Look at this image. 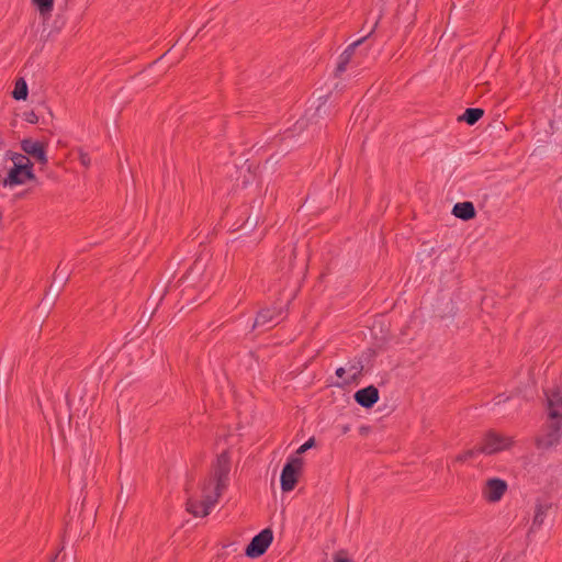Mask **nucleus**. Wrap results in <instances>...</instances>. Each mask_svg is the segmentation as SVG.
Returning a JSON list of instances; mask_svg holds the SVG:
<instances>
[{
	"label": "nucleus",
	"mask_w": 562,
	"mask_h": 562,
	"mask_svg": "<svg viewBox=\"0 0 562 562\" xmlns=\"http://www.w3.org/2000/svg\"><path fill=\"white\" fill-rule=\"evenodd\" d=\"M368 36H363L360 40L353 42L350 44L339 56V61L336 67V75L342 74L347 69V65L350 61L356 47H358L361 43H363L367 40Z\"/></svg>",
	"instance_id": "nucleus-12"
},
{
	"label": "nucleus",
	"mask_w": 562,
	"mask_h": 562,
	"mask_svg": "<svg viewBox=\"0 0 562 562\" xmlns=\"http://www.w3.org/2000/svg\"><path fill=\"white\" fill-rule=\"evenodd\" d=\"M67 280L68 277L65 273H63V271L60 270V266H58L55 271L53 282L49 286V292H52L53 295H57L64 288Z\"/></svg>",
	"instance_id": "nucleus-18"
},
{
	"label": "nucleus",
	"mask_w": 562,
	"mask_h": 562,
	"mask_svg": "<svg viewBox=\"0 0 562 562\" xmlns=\"http://www.w3.org/2000/svg\"><path fill=\"white\" fill-rule=\"evenodd\" d=\"M272 540L273 532L271 529L266 528L261 530L250 540L249 544L246 547L245 554L251 559L261 557L265 554Z\"/></svg>",
	"instance_id": "nucleus-5"
},
{
	"label": "nucleus",
	"mask_w": 562,
	"mask_h": 562,
	"mask_svg": "<svg viewBox=\"0 0 562 562\" xmlns=\"http://www.w3.org/2000/svg\"><path fill=\"white\" fill-rule=\"evenodd\" d=\"M29 94V88L23 78H19L15 81L14 89L12 91V98L15 100H26Z\"/></svg>",
	"instance_id": "nucleus-19"
},
{
	"label": "nucleus",
	"mask_w": 562,
	"mask_h": 562,
	"mask_svg": "<svg viewBox=\"0 0 562 562\" xmlns=\"http://www.w3.org/2000/svg\"><path fill=\"white\" fill-rule=\"evenodd\" d=\"M281 311L276 307L262 308L257 313L252 328H261L262 331L268 330L279 323Z\"/></svg>",
	"instance_id": "nucleus-7"
},
{
	"label": "nucleus",
	"mask_w": 562,
	"mask_h": 562,
	"mask_svg": "<svg viewBox=\"0 0 562 562\" xmlns=\"http://www.w3.org/2000/svg\"><path fill=\"white\" fill-rule=\"evenodd\" d=\"M32 2L43 16L49 15L54 9V0H32Z\"/></svg>",
	"instance_id": "nucleus-20"
},
{
	"label": "nucleus",
	"mask_w": 562,
	"mask_h": 562,
	"mask_svg": "<svg viewBox=\"0 0 562 562\" xmlns=\"http://www.w3.org/2000/svg\"><path fill=\"white\" fill-rule=\"evenodd\" d=\"M501 403H502V397H501V395H498L495 397V404H501Z\"/></svg>",
	"instance_id": "nucleus-32"
},
{
	"label": "nucleus",
	"mask_w": 562,
	"mask_h": 562,
	"mask_svg": "<svg viewBox=\"0 0 562 562\" xmlns=\"http://www.w3.org/2000/svg\"><path fill=\"white\" fill-rule=\"evenodd\" d=\"M507 491V483L497 477L488 479L483 488V495L490 503H496L502 499Z\"/></svg>",
	"instance_id": "nucleus-9"
},
{
	"label": "nucleus",
	"mask_w": 562,
	"mask_h": 562,
	"mask_svg": "<svg viewBox=\"0 0 562 562\" xmlns=\"http://www.w3.org/2000/svg\"><path fill=\"white\" fill-rule=\"evenodd\" d=\"M202 268H203V266H201V265H200V261H199V260H196V261L193 263V266L190 268V270H189V272H188V274H187V277H186V278H189V277L193 273V271H195V270H196V271H200Z\"/></svg>",
	"instance_id": "nucleus-28"
},
{
	"label": "nucleus",
	"mask_w": 562,
	"mask_h": 562,
	"mask_svg": "<svg viewBox=\"0 0 562 562\" xmlns=\"http://www.w3.org/2000/svg\"><path fill=\"white\" fill-rule=\"evenodd\" d=\"M334 562H355V561L348 558L346 551L340 550V551L335 553Z\"/></svg>",
	"instance_id": "nucleus-24"
},
{
	"label": "nucleus",
	"mask_w": 562,
	"mask_h": 562,
	"mask_svg": "<svg viewBox=\"0 0 562 562\" xmlns=\"http://www.w3.org/2000/svg\"><path fill=\"white\" fill-rule=\"evenodd\" d=\"M21 149L35 159L41 166H45L48 161L46 148L43 143L32 138H24L21 142Z\"/></svg>",
	"instance_id": "nucleus-8"
},
{
	"label": "nucleus",
	"mask_w": 562,
	"mask_h": 562,
	"mask_svg": "<svg viewBox=\"0 0 562 562\" xmlns=\"http://www.w3.org/2000/svg\"><path fill=\"white\" fill-rule=\"evenodd\" d=\"M363 363L361 360L353 361L349 363V367L347 368L348 376L344 379L341 383H337L338 386L349 385L352 383H357L359 378L362 375L363 372Z\"/></svg>",
	"instance_id": "nucleus-14"
},
{
	"label": "nucleus",
	"mask_w": 562,
	"mask_h": 562,
	"mask_svg": "<svg viewBox=\"0 0 562 562\" xmlns=\"http://www.w3.org/2000/svg\"><path fill=\"white\" fill-rule=\"evenodd\" d=\"M23 115H24V120L27 123L36 124L38 122V116H37V114L34 111L24 112Z\"/></svg>",
	"instance_id": "nucleus-25"
},
{
	"label": "nucleus",
	"mask_w": 562,
	"mask_h": 562,
	"mask_svg": "<svg viewBox=\"0 0 562 562\" xmlns=\"http://www.w3.org/2000/svg\"><path fill=\"white\" fill-rule=\"evenodd\" d=\"M33 162L31 161V159H26L25 162H24V170L26 171H30V172H33Z\"/></svg>",
	"instance_id": "nucleus-29"
},
{
	"label": "nucleus",
	"mask_w": 562,
	"mask_h": 562,
	"mask_svg": "<svg viewBox=\"0 0 562 562\" xmlns=\"http://www.w3.org/2000/svg\"><path fill=\"white\" fill-rule=\"evenodd\" d=\"M452 214L463 221H469L475 217L476 211L472 202L456 203L452 209Z\"/></svg>",
	"instance_id": "nucleus-13"
},
{
	"label": "nucleus",
	"mask_w": 562,
	"mask_h": 562,
	"mask_svg": "<svg viewBox=\"0 0 562 562\" xmlns=\"http://www.w3.org/2000/svg\"><path fill=\"white\" fill-rule=\"evenodd\" d=\"M353 398L361 407L371 408L379 401V390L374 385L366 386L358 390L353 394Z\"/></svg>",
	"instance_id": "nucleus-10"
},
{
	"label": "nucleus",
	"mask_w": 562,
	"mask_h": 562,
	"mask_svg": "<svg viewBox=\"0 0 562 562\" xmlns=\"http://www.w3.org/2000/svg\"><path fill=\"white\" fill-rule=\"evenodd\" d=\"M484 115V110L480 108H468L461 116H459V121H463L469 125H474L479 122Z\"/></svg>",
	"instance_id": "nucleus-17"
},
{
	"label": "nucleus",
	"mask_w": 562,
	"mask_h": 562,
	"mask_svg": "<svg viewBox=\"0 0 562 562\" xmlns=\"http://www.w3.org/2000/svg\"><path fill=\"white\" fill-rule=\"evenodd\" d=\"M548 405L550 418L559 420L562 417V397L559 394H552L548 398Z\"/></svg>",
	"instance_id": "nucleus-16"
},
{
	"label": "nucleus",
	"mask_w": 562,
	"mask_h": 562,
	"mask_svg": "<svg viewBox=\"0 0 562 562\" xmlns=\"http://www.w3.org/2000/svg\"><path fill=\"white\" fill-rule=\"evenodd\" d=\"M26 159H30L27 156L23 154H15L12 158L13 164H24Z\"/></svg>",
	"instance_id": "nucleus-27"
},
{
	"label": "nucleus",
	"mask_w": 562,
	"mask_h": 562,
	"mask_svg": "<svg viewBox=\"0 0 562 562\" xmlns=\"http://www.w3.org/2000/svg\"><path fill=\"white\" fill-rule=\"evenodd\" d=\"M562 438V423L554 420L550 423L542 435L536 437L535 445L539 450H548L559 445Z\"/></svg>",
	"instance_id": "nucleus-4"
},
{
	"label": "nucleus",
	"mask_w": 562,
	"mask_h": 562,
	"mask_svg": "<svg viewBox=\"0 0 562 562\" xmlns=\"http://www.w3.org/2000/svg\"><path fill=\"white\" fill-rule=\"evenodd\" d=\"M36 177L34 172L30 171H19V170H12L10 169L8 171L7 177L2 180L3 187H14L24 184L29 180H35Z\"/></svg>",
	"instance_id": "nucleus-11"
},
{
	"label": "nucleus",
	"mask_w": 562,
	"mask_h": 562,
	"mask_svg": "<svg viewBox=\"0 0 562 562\" xmlns=\"http://www.w3.org/2000/svg\"><path fill=\"white\" fill-rule=\"evenodd\" d=\"M229 472L231 457L228 451L225 450L216 457V460L212 464L211 474L205 479L204 483L209 485L210 490L213 487V492H215L216 495H222L227 488Z\"/></svg>",
	"instance_id": "nucleus-1"
},
{
	"label": "nucleus",
	"mask_w": 562,
	"mask_h": 562,
	"mask_svg": "<svg viewBox=\"0 0 562 562\" xmlns=\"http://www.w3.org/2000/svg\"><path fill=\"white\" fill-rule=\"evenodd\" d=\"M548 506L537 504L535 516L532 520V527H540L543 524V519L547 515Z\"/></svg>",
	"instance_id": "nucleus-22"
},
{
	"label": "nucleus",
	"mask_w": 562,
	"mask_h": 562,
	"mask_svg": "<svg viewBox=\"0 0 562 562\" xmlns=\"http://www.w3.org/2000/svg\"><path fill=\"white\" fill-rule=\"evenodd\" d=\"M346 373H348L346 368L340 367L336 370V375L340 379H342Z\"/></svg>",
	"instance_id": "nucleus-30"
},
{
	"label": "nucleus",
	"mask_w": 562,
	"mask_h": 562,
	"mask_svg": "<svg viewBox=\"0 0 562 562\" xmlns=\"http://www.w3.org/2000/svg\"><path fill=\"white\" fill-rule=\"evenodd\" d=\"M327 99H328V97H326L324 99V101H322L317 105V108L315 109V111L312 114H310L308 111L305 113L306 122H313V123L317 124L318 117L325 119L326 116H328L330 114L329 106L326 104Z\"/></svg>",
	"instance_id": "nucleus-15"
},
{
	"label": "nucleus",
	"mask_w": 562,
	"mask_h": 562,
	"mask_svg": "<svg viewBox=\"0 0 562 562\" xmlns=\"http://www.w3.org/2000/svg\"><path fill=\"white\" fill-rule=\"evenodd\" d=\"M482 453H484V452H483L481 446H475L474 448L469 449V450L458 454L456 457V461L457 462H465L468 460H472V459L479 457Z\"/></svg>",
	"instance_id": "nucleus-21"
},
{
	"label": "nucleus",
	"mask_w": 562,
	"mask_h": 562,
	"mask_svg": "<svg viewBox=\"0 0 562 562\" xmlns=\"http://www.w3.org/2000/svg\"><path fill=\"white\" fill-rule=\"evenodd\" d=\"M513 445V440L508 437L501 436L499 434L490 430L483 438L481 448L484 454H494L505 449H508Z\"/></svg>",
	"instance_id": "nucleus-6"
},
{
	"label": "nucleus",
	"mask_w": 562,
	"mask_h": 562,
	"mask_svg": "<svg viewBox=\"0 0 562 562\" xmlns=\"http://www.w3.org/2000/svg\"><path fill=\"white\" fill-rule=\"evenodd\" d=\"M23 168H24V164H13L11 169L19 170V171H25Z\"/></svg>",
	"instance_id": "nucleus-31"
},
{
	"label": "nucleus",
	"mask_w": 562,
	"mask_h": 562,
	"mask_svg": "<svg viewBox=\"0 0 562 562\" xmlns=\"http://www.w3.org/2000/svg\"><path fill=\"white\" fill-rule=\"evenodd\" d=\"M203 499L195 501L193 498H188L187 501V510L195 517H205L210 514L212 507L218 502L221 495H216L215 492H211L209 485L203 483L202 485Z\"/></svg>",
	"instance_id": "nucleus-2"
},
{
	"label": "nucleus",
	"mask_w": 562,
	"mask_h": 562,
	"mask_svg": "<svg viewBox=\"0 0 562 562\" xmlns=\"http://www.w3.org/2000/svg\"><path fill=\"white\" fill-rule=\"evenodd\" d=\"M316 440L314 437H311L306 442H304L300 448L296 450L297 454H302L306 452L308 449L315 447Z\"/></svg>",
	"instance_id": "nucleus-23"
},
{
	"label": "nucleus",
	"mask_w": 562,
	"mask_h": 562,
	"mask_svg": "<svg viewBox=\"0 0 562 562\" xmlns=\"http://www.w3.org/2000/svg\"><path fill=\"white\" fill-rule=\"evenodd\" d=\"M302 468L303 460L299 457H291L286 461L280 476L282 492H291L294 490Z\"/></svg>",
	"instance_id": "nucleus-3"
},
{
	"label": "nucleus",
	"mask_w": 562,
	"mask_h": 562,
	"mask_svg": "<svg viewBox=\"0 0 562 562\" xmlns=\"http://www.w3.org/2000/svg\"><path fill=\"white\" fill-rule=\"evenodd\" d=\"M79 160H80L81 165L85 166L86 168H88L91 164L89 154L85 153L82 150H79Z\"/></svg>",
	"instance_id": "nucleus-26"
}]
</instances>
